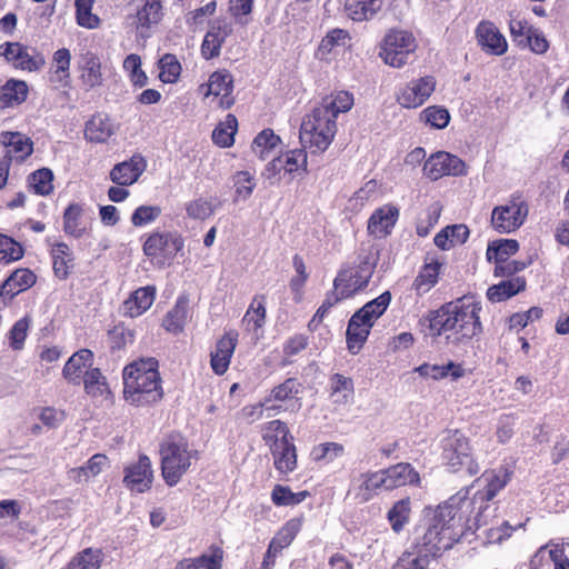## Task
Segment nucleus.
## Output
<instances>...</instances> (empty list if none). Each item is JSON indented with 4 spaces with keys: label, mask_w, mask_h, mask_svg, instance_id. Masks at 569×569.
<instances>
[{
    "label": "nucleus",
    "mask_w": 569,
    "mask_h": 569,
    "mask_svg": "<svg viewBox=\"0 0 569 569\" xmlns=\"http://www.w3.org/2000/svg\"><path fill=\"white\" fill-rule=\"evenodd\" d=\"M274 469L281 475L291 473L297 469L298 455L295 438L284 440L281 446L270 451Z\"/></svg>",
    "instance_id": "35"
},
{
    "label": "nucleus",
    "mask_w": 569,
    "mask_h": 569,
    "mask_svg": "<svg viewBox=\"0 0 569 569\" xmlns=\"http://www.w3.org/2000/svg\"><path fill=\"white\" fill-rule=\"evenodd\" d=\"M189 299L187 296H179L172 309L162 320V327L171 333H179L183 330L188 318Z\"/></svg>",
    "instance_id": "42"
},
{
    "label": "nucleus",
    "mask_w": 569,
    "mask_h": 569,
    "mask_svg": "<svg viewBox=\"0 0 569 569\" xmlns=\"http://www.w3.org/2000/svg\"><path fill=\"white\" fill-rule=\"evenodd\" d=\"M146 260L157 269L173 264L178 253L184 248V238L178 231L154 229L141 237Z\"/></svg>",
    "instance_id": "6"
},
{
    "label": "nucleus",
    "mask_w": 569,
    "mask_h": 569,
    "mask_svg": "<svg viewBox=\"0 0 569 569\" xmlns=\"http://www.w3.org/2000/svg\"><path fill=\"white\" fill-rule=\"evenodd\" d=\"M123 486L131 492L144 493L152 488L154 480L152 463L146 453H140L136 462L123 469Z\"/></svg>",
    "instance_id": "15"
},
{
    "label": "nucleus",
    "mask_w": 569,
    "mask_h": 569,
    "mask_svg": "<svg viewBox=\"0 0 569 569\" xmlns=\"http://www.w3.org/2000/svg\"><path fill=\"white\" fill-rule=\"evenodd\" d=\"M280 142V137L274 134L272 129L268 128L256 136L251 149L260 159H264Z\"/></svg>",
    "instance_id": "63"
},
{
    "label": "nucleus",
    "mask_w": 569,
    "mask_h": 569,
    "mask_svg": "<svg viewBox=\"0 0 569 569\" xmlns=\"http://www.w3.org/2000/svg\"><path fill=\"white\" fill-rule=\"evenodd\" d=\"M423 176L431 181H437L446 176H466L467 164L458 156L447 151H437L425 161Z\"/></svg>",
    "instance_id": "12"
},
{
    "label": "nucleus",
    "mask_w": 569,
    "mask_h": 569,
    "mask_svg": "<svg viewBox=\"0 0 569 569\" xmlns=\"http://www.w3.org/2000/svg\"><path fill=\"white\" fill-rule=\"evenodd\" d=\"M381 0H345V12L355 22L368 21L381 9Z\"/></svg>",
    "instance_id": "40"
},
{
    "label": "nucleus",
    "mask_w": 569,
    "mask_h": 569,
    "mask_svg": "<svg viewBox=\"0 0 569 569\" xmlns=\"http://www.w3.org/2000/svg\"><path fill=\"white\" fill-rule=\"evenodd\" d=\"M310 496L308 490L293 492L290 487L274 485L271 491V501L277 507L296 506L305 501Z\"/></svg>",
    "instance_id": "54"
},
{
    "label": "nucleus",
    "mask_w": 569,
    "mask_h": 569,
    "mask_svg": "<svg viewBox=\"0 0 569 569\" xmlns=\"http://www.w3.org/2000/svg\"><path fill=\"white\" fill-rule=\"evenodd\" d=\"M37 282L36 273L29 268H18L0 284V310L16 296L30 289Z\"/></svg>",
    "instance_id": "18"
},
{
    "label": "nucleus",
    "mask_w": 569,
    "mask_h": 569,
    "mask_svg": "<svg viewBox=\"0 0 569 569\" xmlns=\"http://www.w3.org/2000/svg\"><path fill=\"white\" fill-rule=\"evenodd\" d=\"M1 142L6 147L2 160L9 164L22 163L33 152V142L19 131H4L1 133Z\"/></svg>",
    "instance_id": "21"
},
{
    "label": "nucleus",
    "mask_w": 569,
    "mask_h": 569,
    "mask_svg": "<svg viewBox=\"0 0 569 569\" xmlns=\"http://www.w3.org/2000/svg\"><path fill=\"white\" fill-rule=\"evenodd\" d=\"M206 97H212V102L220 109L227 110L234 104L233 96V76L227 69H219L212 72L206 84L200 89H204Z\"/></svg>",
    "instance_id": "14"
},
{
    "label": "nucleus",
    "mask_w": 569,
    "mask_h": 569,
    "mask_svg": "<svg viewBox=\"0 0 569 569\" xmlns=\"http://www.w3.org/2000/svg\"><path fill=\"white\" fill-rule=\"evenodd\" d=\"M471 505L460 492L451 496L435 509L425 525L415 527L407 550L427 565L440 558L461 539L466 530L475 529Z\"/></svg>",
    "instance_id": "1"
},
{
    "label": "nucleus",
    "mask_w": 569,
    "mask_h": 569,
    "mask_svg": "<svg viewBox=\"0 0 569 569\" xmlns=\"http://www.w3.org/2000/svg\"><path fill=\"white\" fill-rule=\"evenodd\" d=\"M280 157L282 158V168L284 173L295 174L299 171H302L303 173L308 171V156L303 148L289 150Z\"/></svg>",
    "instance_id": "60"
},
{
    "label": "nucleus",
    "mask_w": 569,
    "mask_h": 569,
    "mask_svg": "<svg viewBox=\"0 0 569 569\" xmlns=\"http://www.w3.org/2000/svg\"><path fill=\"white\" fill-rule=\"evenodd\" d=\"M232 33V28L227 22L217 21L210 26L201 43V56L211 60L220 56L221 47Z\"/></svg>",
    "instance_id": "27"
},
{
    "label": "nucleus",
    "mask_w": 569,
    "mask_h": 569,
    "mask_svg": "<svg viewBox=\"0 0 569 569\" xmlns=\"http://www.w3.org/2000/svg\"><path fill=\"white\" fill-rule=\"evenodd\" d=\"M436 89V79L432 76L413 79L397 94V102L407 109L422 106Z\"/></svg>",
    "instance_id": "17"
},
{
    "label": "nucleus",
    "mask_w": 569,
    "mask_h": 569,
    "mask_svg": "<svg viewBox=\"0 0 569 569\" xmlns=\"http://www.w3.org/2000/svg\"><path fill=\"white\" fill-rule=\"evenodd\" d=\"M50 257L56 278L67 280L76 266L72 249L66 242H57L50 250Z\"/></svg>",
    "instance_id": "33"
},
{
    "label": "nucleus",
    "mask_w": 569,
    "mask_h": 569,
    "mask_svg": "<svg viewBox=\"0 0 569 569\" xmlns=\"http://www.w3.org/2000/svg\"><path fill=\"white\" fill-rule=\"evenodd\" d=\"M481 311V301L473 295H465L429 311L420 322L427 325L431 337L451 333L456 342H469L483 332Z\"/></svg>",
    "instance_id": "2"
},
{
    "label": "nucleus",
    "mask_w": 569,
    "mask_h": 569,
    "mask_svg": "<svg viewBox=\"0 0 569 569\" xmlns=\"http://www.w3.org/2000/svg\"><path fill=\"white\" fill-rule=\"evenodd\" d=\"M24 256L23 246L13 238L0 232V263L9 264Z\"/></svg>",
    "instance_id": "59"
},
{
    "label": "nucleus",
    "mask_w": 569,
    "mask_h": 569,
    "mask_svg": "<svg viewBox=\"0 0 569 569\" xmlns=\"http://www.w3.org/2000/svg\"><path fill=\"white\" fill-rule=\"evenodd\" d=\"M329 397L333 403L347 405L355 398V383L352 378L341 373H332L329 377Z\"/></svg>",
    "instance_id": "37"
},
{
    "label": "nucleus",
    "mask_w": 569,
    "mask_h": 569,
    "mask_svg": "<svg viewBox=\"0 0 569 569\" xmlns=\"http://www.w3.org/2000/svg\"><path fill=\"white\" fill-rule=\"evenodd\" d=\"M266 300L264 295H256L253 297L242 318V323L247 330L256 331L264 326L267 317Z\"/></svg>",
    "instance_id": "47"
},
{
    "label": "nucleus",
    "mask_w": 569,
    "mask_h": 569,
    "mask_svg": "<svg viewBox=\"0 0 569 569\" xmlns=\"http://www.w3.org/2000/svg\"><path fill=\"white\" fill-rule=\"evenodd\" d=\"M475 36L478 46L488 54L502 56L508 50L505 36L489 20H482L477 24Z\"/></svg>",
    "instance_id": "20"
},
{
    "label": "nucleus",
    "mask_w": 569,
    "mask_h": 569,
    "mask_svg": "<svg viewBox=\"0 0 569 569\" xmlns=\"http://www.w3.org/2000/svg\"><path fill=\"white\" fill-rule=\"evenodd\" d=\"M79 80L84 90L89 91L103 84L102 62L92 51H87L80 56Z\"/></svg>",
    "instance_id": "24"
},
{
    "label": "nucleus",
    "mask_w": 569,
    "mask_h": 569,
    "mask_svg": "<svg viewBox=\"0 0 569 569\" xmlns=\"http://www.w3.org/2000/svg\"><path fill=\"white\" fill-rule=\"evenodd\" d=\"M411 512L412 509L410 497H406L396 501L388 510L387 520L389 521L395 533H400L410 522Z\"/></svg>",
    "instance_id": "46"
},
{
    "label": "nucleus",
    "mask_w": 569,
    "mask_h": 569,
    "mask_svg": "<svg viewBox=\"0 0 569 569\" xmlns=\"http://www.w3.org/2000/svg\"><path fill=\"white\" fill-rule=\"evenodd\" d=\"M302 385L296 378H288L282 383L274 386L269 396L264 398V403L272 401H287L291 400L300 393Z\"/></svg>",
    "instance_id": "56"
},
{
    "label": "nucleus",
    "mask_w": 569,
    "mask_h": 569,
    "mask_svg": "<svg viewBox=\"0 0 569 569\" xmlns=\"http://www.w3.org/2000/svg\"><path fill=\"white\" fill-rule=\"evenodd\" d=\"M123 399L134 408H150L159 403L164 391L156 358H141L127 365L122 371Z\"/></svg>",
    "instance_id": "4"
},
{
    "label": "nucleus",
    "mask_w": 569,
    "mask_h": 569,
    "mask_svg": "<svg viewBox=\"0 0 569 569\" xmlns=\"http://www.w3.org/2000/svg\"><path fill=\"white\" fill-rule=\"evenodd\" d=\"M372 327L373 325L365 321L360 313L355 312L351 316L346 331V340L347 348L352 355H357L361 350Z\"/></svg>",
    "instance_id": "32"
},
{
    "label": "nucleus",
    "mask_w": 569,
    "mask_h": 569,
    "mask_svg": "<svg viewBox=\"0 0 569 569\" xmlns=\"http://www.w3.org/2000/svg\"><path fill=\"white\" fill-rule=\"evenodd\" d=\"M512 471L505 466L498 469L486 470L481 478L486 481L483 489L478 490L472 498L466 497L471 501V523L475 529L485 526L486 519L483 512L489 508V502L509 483ZM462 497V495H460Z\"/></svg>",
    "instance_id": "8"
},
{
    "label": "nucleus",
    "mask_w": 569,
    "mask_h": 569,
    "mask_svg": "<svg viewBox=\"0 0 569 569\" xmlns=\"http://www.w3.org/2000/svg\"><path fill=\"white\" fill-rule=\"evenodd\" d=\"M53 172L49 168H41L31 172L27 178L29 190L41 197L50 196L53 190Z\"/></svg>",
    "instance_id": "51"
},
{
    "label": "nucleus",
    "mask_w": 569,
    "mask_h": 569,
    "mask_svg": "<svg viewBox=\"0 0 569 569\" xmlns=\"http://www.w3.org/2000/svg\"><path fill=\"white\" fill-rule=\"evenodd\" d=\"M82 382L84 392L93 399H107L111 395L107 379L99 368L86 370Z\"/></svg>",
    "instance_id": "43"
},
{
    "label": "nucleus",
    "mask_w": 569,
    "mask_h": 569,
    "mask_svg": "<svg viewBox=\"0 0 569 569\" xmlns=\"http://www.w3.org/2000/svg\"><path fill=\"white\" fill-rule=\"evenodd\" d=\"M28 84L23 80L9 79L0 88V109L11 108L23 103L28 98Z\"/></svg>",
    "instance_id": "38"
},
{
    "label": "nucleus",
    "mask_w": 569,
    "mask_h": 569,
    "mask_svg": "<svg viewBox=\"0 0 569 569\" xmlns=\"http://www.w3.org/2000/svg\"><path fill=\"white\" fill-rule=\"evenodd\" d=\"M160 469L164 483L173 487L189 471L198 451L189 447L188 440L178 432L167 435L159 445Z\"/></svg>",
    "instance_id": "5"
},
{
    "label": "nucleus",
    "mask_w": 569,
    "mask_h": 569,
    "mask_svg": "<svg viewBox=\"0 0 569 569\" xmlns=\"http://www.w3.org/2000/svg\"><path fill=\"white\" fill-rule=\"evenodd\" d=\"M102 561V550L89 547L77 552L61 569H100Z\"/></svg>",
    "instance_id": "50"
},
{
    "label": "nucleus",
    "mask_w": 569,
    "mask_h": 569,
    "mask_svg": "<svg viewBox=\"0 0 569 569\" xmlns=\"http://www.w3.org/2000/svg\"><path fill=\"white\" fill-rule=\"evenodd\" d=\"M136 332L124 322H118L107 331V342L112 353L124 350L132 345Z\"/></svg>",
    "instance_id": "48"
},
{
    "label": "nucleus",
    "mask_w": 569,
    "mask_h": 569,
    "mask_svg": "<svg viewBox=\"0 0 569 569\" xmlns=\"http://www.w3.org/2000/svg\"><path fill=\"white\" fill-rule=\"evenodd\" d=\"M238 131V120L234 114L228 113L224 121L218 123L212 131V141L220 148H229L234 143Z\"/></svg>",
    "instance_id": "52"
},
{
    "label": "nucleus",
    "mask_w": 569,
    "mask_h": 569,
    "mask_svg": "<svg viewBox=\"0 0 569 569\" xmlns=\"http://www.w3.org/2000/svg\"><path fill=\"white\" fill-rule=\"evenodd\" d=\"M381 471H367L360 475L361 482L352 487L348 495H352L357 503H366L373 499L380 490H385Z\"/></svg>",
    "instance_id": "30"
},
{
    "label": "nucleus",
    "mask_w": 569,
    "mask_h": 569,
    "mask_svg": "<svg viewBox=\"0 0 569 569\" xmlns=\"http://www.w3.org/2000/svg\"><path fill=\"white\" fill-rule=\"evenodd\" d=\"M93 362V352L90 349H80L74 352L64 363L62 377L68 383L80 386L87 367H91Z\"/></svg>",
    "instance_id": "31"
},
{
    "label": "nucleus",
    "mask_w": 569,
    "mask_h": 569,
    "mask_svg": "<svg viewBox=\"0 0 569 569\" xmlns=\"http://www.w3.org/2000/svg\"><path fill=\"white\" fill-rule=\"evenodd\" d=\"M380 471L383 475L385 490L387 491L420 483L419 472L408 462H399Z\"/></svg>",
    "instance_id": "25"
},
{
    "label": "nucleus",
    "mask_w": 569,
    "mask_h": 569,
    "mask_svg": "<svg viewBox=\"0 0 569 569\" xmlns=\"http://www.w3.org/2000/svg\"><path fill=\"white\" fill-rule=\"evenodd\" d=\"M345 447L339 442H322L311 450V458L317 463L329 465L343 456Z\"/></svg>",
    "instance_id": "61"
},
{
    "label": "nucleus",
    "mask_w": 569,
    "mask_h": 569,
    "mask_svg": "<svg viewBox=\"0 0 569 569\" xmlns=\"http://www.w3.org/2000/svg\"><path fill=\"white\" fill-rule=\"evenodd\" d=\"M417 40L415 36L406 30H389L381 44L379 57L383 62L392 68H401L417 49Z\"/></svg>",
    "instance_id": "10"
},
{
    "label": "nucleus",
    "mask_w": 569,
    "mask_h": 569,
    "mask_svg": "<svg viewBox=\"0 0 569 569\" xmlns=\"http://www.w3.org/2000/svg\"><path fill=\"white\" fill-rule=\"evenodd\" d=\"M440 447L442 462L451 472L465 470L469 476H476L480 471V466L472 452L471 441L461 430H447Z\"/></svg>",
    "instance_id": "7"
},
{
    "label": "nucleus",
    "mask_w": 569,
    "mask_h": 569,
    "mask_svg": "<svg viewBox=\"0 0 569 569\" xmlns=\"http://www.w3.org/2000/svg\"><path fill=\"white\" fill-rule=\"evenodd\" d=\"M529 203L520 191L513 192L509 199L491 211L490 223L499 233H511L518 230L527 220Z\"/></svg>",
    "instance_id": "9"
},
{
    "label": "nucleus",
    "mask_w": 569,
    "mask_h": 569,
    "mask_svg": "<svg viewBox=\"0 0 569 569\" xmlns=\"http://www.w3.org/2000/svg\"><path fill=\"white\" fill-rule=\"evenodd\" d=\"M511 40L521 49H529L535 54H545L550 42L543 31L533 27L528 19L519 14L509 20Z\"/></svg>",
    "instance_id": "11"
},
{
    "label": "nucleus",
    "mask_w": 569,
    "mask_h": 569,
    "mask_svg": "<svg viewBox=\"0 0 569 569\" xmlns=\"http://www.w3.org/2000/svg\"><path fill=\"white\" fill-rule=\"evenodd\" d=\"M157 295V288L153 284L140 287L123 301V316L137 318L143 315L152 306Z\"/></svg>",
    "instance_id": "29"
},
{
    "label": "nucleus",
    "mask_w": 569,
    "mask_h": 569,
    "mask_svg": "<svg viewBox=\"0 0 569 569\" xmlns=\"http://www.w3.org/2000/svg\"><path fill=\"white\" fill-rule=\"evenodd\" d=\"M238 340L239 332L234 329L224 331L217 340L214 350L210 353V367L217 376L228 371Z\"/></svg>",
    "instance_id": "19"
},
{
    "label": "nucleus",
    "mask_w": 569,
    "mask_h": 569,
    "mask_svg": "<svg viewBox=\"0 0 569 569\" xmlns=\"http://www.w3.org/2000/svg\"><path fill=\"white\" fill-rule=\"evenodd\" d=\"M373 271L375 263L363 259L356 266L340 270L333 280V287L345 289L346 296L351 298L368 286Z\"/></svg>",
    "instance_id": "13"
},
{
    "label": "nucleus",
    "mask_w": 569,
    "mask_h": 569,
    "mask_svg": "<svg viewBox=\"0 0 569 569\" xmlns=\"http://www.w3.org/2000/svg\"><path fill=\"white\" fill-rule=\"evenodd\" d=\"M147 168V161L140 153H134L129 160L117 163L110 170V180L122 187H128L138 181Z\"/></svg>",
    "instance_id": "23"
},
{
    "label": "nucleus",
    "mask_w": 569,
    "mask_h": 569,
    "mask_svg": "<svg viewBox=\"0 0 569 569\" xmlns=\"http://www.w3.org/2000/svg\"><path fill=\"white\" fill-rule=\"evenodd\" d=\"M116 133V124L112 119L102 112L90 117L84 124V139L92 143H104Z\"/></svg>",
    "instance_id": "28"
},
{
    "label": "nucleus",
    "mask_w": 569,
    "mask_h": 569,
    "mask_svg": "<svg viewBox=\"0 0 569 569\" xmlns=\"http://www.w3.org/2000/svg\"><path fill=\"white\" fill-rule=\"evenodd\" d=\"M32 319L29 315H26L13 323L10 328L7 337L9 347L14 351H20L24 348V342L30 330Z\"/></svg>",
    "instance_id": "58"
},
{
    "label": "nucleus",
    "mask_w": 569,
    "mask_h": 569,
    "mask_svg": "<svg viewBox=\"0 0 569 569\" xmlns=\"http://www.w3.org/2000/svg\"><path fill=\"white\" fill-rule=\"evenodd\" d=\"M108 462V457L104 453L93 455L84 466L71 468L68 471V477L76 483L88 481L90 478L97 477Z\"/></svg>",
    "instance_id": "44"
},
{
    "label": "nucleus",
    "mask_w": 569,
    "mask_h": 569,
    "mask_svg": "<svg viewBox=\"0 0 569 569\" xmlns=\"http://www.w3.org/2000/svg\"><path fill=\"white\" fill-rule=\"evenodd\" d=\"M83 207L80 203H70L63 212V231L66 234L76 239L86 233V227L82 223Z\"/></svg>",
    "instance_id": "49"
},
{
    "label": "nucleus",
    "mask_w": 569,
    "mask_h": 569,
    "mask_svg": "<svg viewBox=\"0 0 569 569\" xmlns=\"http://www.w3.org/2000/svg\"><path fill=\"white\" fill-rule=\"evenodd\" d=\"M527 281L523 277H515L492 284L487 290V298L491 302L505 301L526 289Z\"/></svg>",
    "instance_id": "41"
},
{
    "label": "nucleus",
    "mask_w": 569,
    "mask_h": 569,
    "mask_svg": "<svg viewBox=\"0 0 569 569\" xmlns=\"http://www.w3.org/2000/svg\"><path fill=\"white\" fill-rule=\"evenodd\" d=\"M261 432L262 440L270 451L281 446V442L284 440L293 438L287 423L279 419L266 422L261 428Z\"/></svg>",
    "instance_id": "45"
},
{
    "label": "nucleus",
    "mask_w": 569,
    "mask_h": 569,
    "mask_svg": "<svg viewBox=\"0 0 569 569\" xmlns=\"http://www.w3.org/2000/svg\"><path fill=\"white\" fill-rule=\"evenodd\" d=\"M303 517H295L287 520L274 533L269 546L281 553V551L293 542L302 529Z\"/></svg>",
    "instance_id": "39"
},
{
    "label": "nucleus",
    "mask_w": 569,
    "mask_h": 569,
    "mask_svg": "<svg viewBox=\"0 0 569 569\" xmlns=\"http://www.w3.org/2000/svg\"><path fill=\"white\" fill-rule=\"evenodd\" d=\"M442 267L443 261L437 256L427 254L412 282V290L416 296L422 297L437 286Z\"/></svg>",
    "instance_id": "22"
},
{
    "label": "nucleus",
    "mask_w": 569,
    "mask_h": 569,
    "mask_svg": "<svg viewBox=\"0 0 569 569\" xmlns=\"http://www.w3.org/2000/svg\"><path fill=\"white\" fill-rule=\"evenodd\" d=\"M71 53L68 48H60L52 54L50 79L67 82L70 79Z\"/></svg>",
    "instance_id": "53"
},
{
    "label": "nucleus",
    "mask_w": 569,
    "mask_h": 569,
    "mask_svg": "<svg viewBox=\"0 0 569 569\" xmlns=\"http://www.w3.org/2000/svg\"><path fill=\"white\" fill-rule=\"evenodd\" d=\"M519 243L515 239H501L491 242L487 248V259L495 262L509 259L510 256L517 253Z\"/></svg>",
    "instance_id": "62"
},
{
    "label": "nucleus",
    "mask_w": 569,
    "mask_h": 569,
    "mask_svg": "<svg viewBox=\"0 0 569 569\" xmlns=\"http://www.w3.org/2000/svg\"><path fill=\"white\" fill-rule=\"evenodd\" d=\"M420 120L433 129H445L450 121V113L442 106H429L420 112Z\"/></svg>",
    "instance_id": "64"
},
{
    "label": "nucleus",
    "mask_w": 569,
    "mask_h": 569,
    "mask_svg": "<svg viewBox=\"0 0 569 569\" xmlns=\"http://www.w3.org/2000/svg\"><path fill=\"white\" fill-rule=\"evenodd\" d=\"M94 0H74L77 24L86 29H97L101 19L92 13Z\"/></svg>",
    "instance_id": "57"
},
{
    "label": "nucleus",
    "mask_w": 569,
    "mask_h": 569,
    "mask_svg": "<svg viewBox=\"0 0 569 569\" xmlns=\"http://www.w3.org/2000/svg\"><path fill=\"white\" fill-rule=\"evenodd\" d=\"M390 302L391 293L389 291H385L373 300L367 302L356 312L360 313L365 321H369L371 325H375V322L385 313Z\"/></svg>",
    "instance_id": "55"
},
{
    "label": "nucleus",
    "mask_w": 569,
    "mask_h": 569,
    "mask_svg": "<svg viewBox=\"0 0 569 569\" xmlns=\"http://www.w3.org/2000/svg\"><path fill=\"white\" fill-rule=\"evenodd\" d=\"M399 219V209L393 204H385L377 208L368 220V232L378 237H387L391 233Z\"/></svg>",
    "instance_id": "26"
},
{
    "label": "nucleus",
    "mask_w": 569,
    "mask_h": 569,
    "mask_svg": "<svg viewBox=\"0 0 569 569\" xmlns=\"http://www.w3.org/2000/svg\"><path fill=\"white\" fill-rule=\"evenodd\" d=\"M164 17L163 0H143L136 13L137 31L143 32L158 26Z\"/></svg>",
    "instance_id": "34"
},
{
    "label": "nucleus",
    "mask_w": 569,
    "mask_h": 569,
    "mask_svg": "<svg viewBox=\"0 0 569 569\" xmlns=\"http://www.w3.org/2000/svg\"><path fill=\"white\" fill-rule=\"evenodd\" d=\"M355 103L353 94L346 90L322 97L318 106L307 113L300 126V140L311 152H323L337 133L339 113L348 112Z\"/></svg>",
    "instance_id": "3"
},
{
    "label": "nucleus",
    "mask_w": 569,
    "mask_h": 569,
    "mask_svg": "<svg viewBox=\"0 0 569 569\" xmlns=\"http://www.w3.org/2000/svg\"><path fill=\"white\" fill-rule=\"evenodd\" d=\"M1 56L4 60L13 66V68L22 71H38L46 64L42 53L36 52L30 54L28 47L20 42H4L0 46Z\"/></svg>",
    "instance_id": "16"
},
{
    "label": "nucleus",
    "mask_w": 569,
    "mask_h": 569,
    "mask_svg": "<svg viewBox=\"0 0 569 569\" xmlns=\"http://www.w3.org/2000/svg\"><path fill=\"white\" fill-rule=\"evenodd\" d=\"M421 377L431 378L433 380H442L450 377L452 380H458L466 375V369L462 363L448 361L446 365H429L422 363L415 369Z\"/></svg>",
    "instance_id": "36"
}]
</instances>
